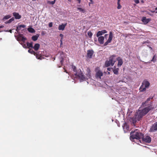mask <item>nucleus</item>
I'll return each instance as SVG.
<instances>
[{"label": "nucleus", "instance_id": "a19ab883", "mask_svg": "<svg viewBox=\"0 0 157 157\" xmlns=\"http://www.w3.org/2000/svg\"><path fill=\"white\" fill-rule=\"evenodd\" d=\"M36 57L37 59H41V57H38L37 56H36Z\"/></svg>", "mask_w": 157, "mask_h": 157}, {"label": "nucleus", "instance_id": "a18cd8bd", "mask_svg": "<svg viewBox=\"0 0 157 157\" xmlns=\"http://www.w3.org/2000/svg\"><path fill=\"white\" fill-rule=\"evenodd\" d=\"M108 36V34H105V37L106 38V37L107 36Z\"/></svg>", "mask_w": 157, "mask_h": 157}, {"label": "nucleus", "instance_id": "c03bdc74", "mask_svg": "<svg viewBox=\"0 0 157 157\" xmlns=\"http://www.w3.org/2000/svg\"><path fill=\"white\" fill-rule=\"evenodd\" d=\"M60 44L61 45L62 44H63V43H62V39H61L60 40Z\"/></svg>", "mask_w": 157, "mask_h": 157}, {"label": "nucleus", "instance_id": "cd10ccee", "mask_svg": "<svg viewBox=\"0 0 157 157\" xmlns=\"http://www.w3.org/2000/svg\"><path fill=\"white\" fill-rule=\"evenodd\" d=\"M123 129L124 130L125 129H126V130H128L129 129V128L128 126L126 124H125L124 126H123Z\"/></svg>", "mask_w": 157, "mask_h": 157}, {"label": "nucleus", "instance_id": "9d476101", "mask_svg": "<svg viewBox=\"0 0 157 157\" xmlns=\"http://www.w3.org/2000/svg\"><path fill=\"white\" fill-rule=\"evenodd\" d=\"M15 36L17 38V40L18 41H21L24 42L26 40V38L23 36L22 35L20 34H19L17 37H16L15 35Z\"/></svg>", "mask_w": 157, "mask_h": 157}, {"label": "nucleus", "instance_id": "f704fd0d", "mask_svg": "<svg viewBox=\"0 0 157 157\" xmlns=\"http://www.w3.org/2000/svg\"><path fill=\"white\" fill-rule=\"evenodd\" d=\"M19 26L21 28H24L25 27V26L24 25H19Z\"/></svg>", "mask_w": 157, "mask_h": 157}, {"label": "nucleus", "instance_id": "49530a36", "mask_svg": "<svg viewBox=\"0 0 157 157\" xmlns=\"http://www.w3.org/2000/svg\"><path fill=\"white\" fill-rule=\"evenodd\" d=\"M92 3H93V0H89Z\"/></svg>", "mask_w": 157, "mask_h": 157}, {"label": "nucleus", "instance_id": "aec40b11", "mask_svg": "<svg viewBox=\"0 0 157 157\" xmlns=\"http://www.w3.org/2000/svg\"><path fill=\"white\" fill-rule=\"evenodd\" d=\"M39 36V35L38 34H37L36 35L33 36L32 37V39L34 41L36 40L38 37Z\"/></svg>", "mask_w": 157, "mask_h": 157}, {"label": "nucleus", "instance_id": "8fccbe9b", "mask_svg": "<svg viewBox=\"0 0 157 157\" xmlns=\"http://www.w3.org/2000/svg\"><path fill=\"white\" fill-rule=\"evenodd\" d=\"M90 4H92L91 2H89V6H90Z\"/></svg>", "mask_w": 157, "mask_h": 157}, {"label": "nucleus", "instance_id": "3c124183", "mask_svg": "<svg viewBox=\"0 0 157 157\" xmlns=\"http://www.w3.org/2000/svg\"><path fill=\"white\" fill-rule=\"evenodd\" d=\"M9 32H10V33H12V30H9Z\"/></svg>", "mask_w": 157, "mask_h": 157}, {"label": "nucleus", "instance_id": "e433bc0d", "mask_svg": "<svg viewBox=\"0 0 157 157\" xmlns=\"http://www.w3.org/2000/svg\"><path fill=\"white\" fill-rule=\"evenodd\" d=\"M134 2L136 4H138L139 3V0H134Z\"/></svg>", "mask_w": 157, "mask_h": 157}, {"label": "nucleus", "instance_id": "a878e982", "mask_svg": "<svg viewBox=\"0 0 157 157\" xmlns=\"http://www.w3.org/2000/svg\"><path fill=\"white\" fill-rule=\"evenodd\" d=\"M118 70L119 69L118 68L115 69L113 70V72L114 74L117 75L118 73Z\"/></svg>", "mask_w": 157, "mask_h": 157}, {"label": "nucleus", "instance_id": "423d86ee", "mask_svg": "<svg viewBox=\"0 0 157 157\" xmlns=\"http://www.w3.org/2000/svg\"><path fill=\"white\" fill-rule=\"evenodd\" d=\"M151 99V98H148L145 102L142 103V105L144 106L148 105V107H149L150 106H151L152 107V108L151 109L153 108L152 107V105L150 101Z\"/></svg>", "mask_w": 157, "mask_h": 157}, {"label": "nucleus", "instance_id": "ddd939ff", "mask_svg": "<svg viewBox=\"0 0 157 157\" xmlns=\"http://www.w3.org/2000/svg\"><path fill=\"white\" fill-rule=\"evenodd\" d=\"M151 19L149 18H147L145 17H143L142 21L145 24H146L148 23L151 21Z\"/></svg>", "mask_w": 157, "mask_h": 157}, {"label": "nucleus", "instance_id": "13d9d810", "mask_svg": "<svg viewBox=\"0 0 157 157\" xmlns=\"http://www.w3.org/2000/svg\"><path fill=\"white\" fill-rule=\"evenodd\" d=\"M54 60H55V58H54Z\"/></svg>", "mask_w": 157, "mask_h": 157}, {"label": "nucleus", "instance_id": "58836bf2", "mask_svg": "<svg viewBox=\"0 0 157 157\" xmlns=\"http://www.w3.org/2000/svg\"><path fill=\"white\" fill-rule=\"evenodd\" d=\"M59 36L61 37V39H62L63 37V35L62 34H60L59 35Z\"/></svg>", "mask_w": 157, "mask_h": 157}, {"label": "nucleus", "instance_id": "7c9ffc66", "mask_svg": "<svg viewBox=\"0 0 157 157\" xmlns=\"http://www.w3.org/2000/svg\"><path fill=\"white\" fill-rule=\"evenodd\" d=\"M21 29V28L20 27L19 25L17 27V29H16V31L19 34V31Z\"/></svg>", "mask_w": 157, "mask_h": 157}, {"label": "nucleus", "instance_id": "79ce46f5", "mask_svg": "<svg viewBox=\"0 0 157 157\" xmlns=\"http://www.w3.org/2000/svg\"><path fill=\"white\" fill-rule=\"evenodd\" d=\"M63 59H61L60 60V63L61 64H62V63H63Z\"/></svg>", "mask_w": 157, "mask_h": 157}, {"label": "nucleus", "instance_id": "4468645a", "mask_svg": "<svg viewBox=\"0 0 157 157\" xmlns=\"http://www.w3.org/2000/svg\"><path fill=\"white\" fill-rule=\"evenodd\" d=\"M67 25V24H62L61 25H59L58 27V29L59 30H63L65 28V26Z\"/></svg>", "mask_w": 157, "mask_h": 157}, {"label": "nucleus", "instance_id": "603ef678", "mask_svg": "<svg viewBox=\"0 0 157 157\" xmlns=\"http://www.w3.org/2000/svg\"><path fill=\"white\" fill-rule=\"evenodd\" d=\"M68 1L70 2H71V0H68Z\"/></svg>", "mask_w": 157, "mask_h": 157}, {"label": "nucleus", "instance_id": "ea45409f", "mask_svg": "<svg viewBox=\"0 0 157 157\" xmlns=\"http://www.w3.org/2000/svg\"><path fill=\"white\" fill-rule=\"evenodd\" d=\"M22 46H23V47L24 48H26V47L27 46L26 45V44H24Z\"/></svg>", "mask_w": 157, "mask_h": 157}, {"label": "nucleus", "instance_id": "dca6fc26", "mask_svg": "<svg viewBox=\"0 0 157 157\" xmlns=\"http://www.w3.org/2000/svg\"><path fill=\"white\" fill-rule=\"evenodd\" d=\"M13 15L15 17V18L16 19H19L21 17V15H20L18 13L13 12Z\"/></svg>", "mask_w": 157, "mask_h": 157}, {"label": "nucleus", "instance_id": "864d4df0", "mask_svg": "<svg viewBox=\"0 0 157 157\" xmlns=\"http://www.w3.org/2000/svg\"><path fill=\"white\" fill-rule=\"evenodd\" d=\"M108 74V75L109 74H110V72H108V74Z\"/></svg>", "mask_w": 157, "mask_h": 157}, {"label": "nucleus", "instance_id": "37998d69", "mask_svg": "<svg viewBox=\"0 0 157 157\" xmlns=\"http://www.w3.org/2000/svg\"><path fill=\"white\" fill-rule=\"evenodd\" d=\"M111 68H110V67H108L107 68V70L109 71H110L111 70Z\"/></svg>", "mask_w": 157, "mask_h": 157}, {"label": "nucleus", "instance_id": "72a5a7b5", "mask_svg": "<svg viewBox=\"0 0 157 157\" xmlns=\"http://www.w3.org/2000/svg\"><path fill=\"white\" fill-rule=\"evenodd\" d=\"M117 4H118L117 9H120L121 8V6L120 4V3H117Z\"/></svg>", "mask_w": 157, "mask_h": 157}, {"label": "nucleus", "instance_id": "4be33fe9", "mask_svg": "<svg viewBox=\"0 0 157 157\" xmlns=\"http://www.w3.org/2000/svg\"><path fill=\"white\" fill-rule=\"evenodd\" d=\"M28 30L31 33H34L35 31V30L31 27H29L28 29Z\"/></svg>", "mask_w": 157, "mask_h": 157}, {"label": "nucleus", "instance_id": "b1692460", "mask_svg": "<svg viewBox=\"0 0 157 157\" xmlns=\"http://www.w3.org/2000/svg\"><path fill=\"white\" fill-rule=\"evenodd\" d=\"M27 46L28 47V48H33L32 43H29L28 42L27 43Z\"/></svg>", "mask_w": 157, "mask_h": 157}, {"label": "nucleus", "instance_id": "9b49d317", "mask_svg": "<svg viewBox=\"0 0 157 157\" xmlns=\"http://www.w3.org/2000/svg\"><path fill=\"white\" fill-rule=\"evenodd\" d=\"M157 130V122L155 123L151 127L149 131L150 132H154Z\"/></svg>", "mask_w": 157, "mask_h": 157}, {"label": "nucleus", "instance_id": "6ab92c4d", "mask_svg": "<svg viewBox=\"0 0 157 157\" xmlns=\"http://www.w3.org/2000/svg\"><path fill=\"white\" fill-rule=\"evenodd\" d=\"M40 46V45L39 44L36 43L35 44L33 48H34L35 51H37L39 49Z\"/></svg>", "mask_w": 157, "mask_h": 157}, {"label": "nucleus", "instance_id": "f03ea898", "mask_svg": "<svg viewBox=\"0 0 157 157\" xmlns=\"http://www.w3.org/2000/svg\"><path fill=\"white\" fill-rule=\"evenodd\" d=\"M86 75L87 77L86 78L85 77L84 75L80 69L78 70V72H76L75 73V75L77 78H78L80 80V82H82L91 78L90 71V69L87 68L86 69Z\"/></svg>", "mask_w": 157, "mask_h": 157}, {"label": "nucleus", "instance_id": "de8ad7c7", "mask_svg": "<svg viewBox=\"0 0 157 157\" xmlns=\"http://www.w3.org/2000/svg\"><path fill=\"white\" fill-rule=\"evenodd\" d=\"M81 0H78V3H80Z\"/></svg>", "mask_w": 157, "mask_h": 157}, {"label": "nucleus", "instance_id": "f8f14e48", "mask_svg": "<svg viewBox=\"0 0 157 157\" xmlns=\"http://www.w3.org/2000/svg\"><path fill=\"white\" fill-rule=\"evenodd\" d=\"M107 32L105 30H103L101 31H99L97 33V36H101L103 34L107 33Z\"/></svg>", "mask_w": 157, "mask_h": 157}, {"label": "nucleus", "instance_id": "09e8293b", "mask_svg": "<svg viewBox=\"0 0 157 157\" xmlns=\"http://www.w3.org/2000/svg\"><path fill=\"white\" fill-rule=\"evenodd\" d=\"M121 0H118L117 3H120Z\"/></svg>", "mask_w": 157, "mask_h": 157}, {"label": "nucleus", "instance_id": "0eeeda50", "mask_svg": "<svg viewBox=\"0 0 157 157\" xmlns=\"http://www.w3.org/2000/svg\"><path fill=\"white\" fill-rule=\"evenodd\" d=\"M96 77L97 78H101V77L103 75V73L102 72L99 70L98 68L96 69Z\"/></svg>", "mask_w": 157, "mask_h": 157}, {"label": "nucleus", "instance_id": "bb28decb", "mask_svg": "<svg viewBox=\"0 0 157 157\" xmlns=\"http://www.w3.org/2000/svg\"><path fill=\"white\" fill-rule=\"evenodd\" d=\"M28 52L32 54H33L34 55L36 54V53L32 49H29Z\"/></svg>", "mask_w": 157, "mask_h": 157}, {"label": "nucleus", "instance_id": "39448f33", "mask_svg": "<svg viewBox=\"0 0 157 157\" xmlns=\"http://www.w3.org/2000/svg\"><path fill=\"white\" fill-rule=\"evenodd\" d=\"M150 85L149 82L147 81H144L142 83L141 86L140 88L141 91H144L146 90V88L149 87Z\"/></svg>", "mask_w": 157, "mask_h": 157}, {"label": "nucleus", "instance_id": "7ed1b4c3", "mask_svg": "<svg viewBox=\"0 0 157 157\" xmlns=\"http://www.w3.org/2000/svg\"><path fill=\"white\" fill-rule=\"evenodd\" d=\"M142 137L143 134L136 129L131 132L130 139L132 141L134 142L135 140H139Z\"/></svg>", "mask_w": 157, "mask_h": 157}, {"label": "nucleus", "instance_id": "f3484780", "mask_svg": "<svg viewBox=\"0 0 157 157\" xmlns=\"http://www.w3.org/2000/svg\"><path fill=\"white\" fill-rule=\"evenodd\" d=\"M98 37V40L99 43L101 44H103L104 40V37L103 36H99Z\"/></svg>", "mask_w": 157, "mask_h": 157}, {"label": "nucleus", "instance_id": "c756f323", "mask_svg": "<svg viewBox=\"0 0 157 157\" xmlns=\"http://www.w3.org/2000/svg\"><path fill=\"white\" fill-rule=\"evenodd\" d=\"M156 56L155 55H154L152 59L151 60V62H155V61L156 60Z\"/></svg>", "mask_w": 157, "mask_h": 157}, {"label": "nucleus", "instance_id": "f257e3e1", "mask_svg": "<svg viewBox=\"0 0 157 157\" xmlns=\"http://www.w3.org/2000/svg\"><path fill=\"white\" fill-rule=\"evenodd\" d=\"M152 108L151 106L149 107H146L142 110H139L132 118V122L133 124L137 121H139L144 115L146 114Z\"/></svg>", "mask_w": 157, "mask_h": 157}, {"label": "nucleus", "instance_id": "5701e85b", "mask_svg": "<svg viewBox=\"0 0 157 157\" xmlns=\"http://www.w3.org/2000/svg\"><path fill=\"white\" fill-rule=\"evenodd\" d=\"M14 17H13L11 19H10L9 20H8V21H7L6 22H5V23L6 24H9L11 23L12 21H14Z\"/></svg>", "mask_w": 157, "mask_h": 157}, {"label": "nucleus", "instance_id": "4c0bfd02", "mask_svg": "<svg viewBox=\"0 0 157 157\" xmlns=\"http://www.w3.org/2000/svg\"><path fill=\"white\" fill-rule=\"evenodd\" d=\"M152 12L155 13H157V8H156L154 11H152Z\"/></svg>", "mask_w": 157, "mask_h": 157}, {"label": "nucleus", "instance_id": "20e7f679", "mask_svg": "<svg viewBox=\"0 0 157 157\" xmlns=\"http://www.w3.org/2000/svg\"><path fill=\"white\" fill-rule=\"evenodd\" d=\"M115 56H110L109 60H107L105 62V66L108 67L110 66H113L115 63L116 61V59H115Z\"/></svg>", "mask_w": 157, "mask_h": 157}, {"label": "nucleus", "instance_id": "473e14b6", "mask_svg": "<svg viewBox=\"0 0 157 157\" xmlns=\"http://www.w3.org/2000/svg\"><path fill=\"white\" fill-rule=\"evenodd\" d=\"M72 68L73 69V71H74V72L76 71V67L74 66H72Z\"/></svg>", "mask_w": 157, "mask_h": 157}, {"label": "nucleus", "instance_id": "2f4dec72", "mask_svg": "<svg viewBox=\"0 0 157 157\" xmlns=\"http://www.w3.org/2000/svg\"><path fill=\"white\" fill-rule=\"evenodd\" d=\"M87 34L88 36L90 37H91L92 35V34L91 32H88Z\"/></svg>", "mask_w": 157, "mask_h": 157}, {"label": "nucleus", "instance_id": "c9c22d12", "mask_svg": "<svg viewBox=\"0 0 157 157\" xmlns=\"http://www.w3.org/2000/svg\"><path fill=\"white\" fill-rule=\"evenodd\" d=\"M52 26V22H50L49 24V27H51Z\"/></svg>", "mask_w": 157, "mask_h": 157}, {"label": "nucleus", "instance_id": "1a4fd4ad", "mask_svg": "<svg viewBox=\"0 0 157 157\" xmlns=\"http://www.w3.org/2000/svg\"><path fill=\"white\" fill-rule=\"evenodd\" d=\"M113 37L112 32H110L109 34V38L106 42L104 44L105 46L107 45L109 43H110L112 40Z\"/></svg>", "mask_w": 157, "mask_h": 157}, {"label": "nucleus", "instance_id": "4d7b16f0", "mask_svg": "<svg viewBox=\"0 0 157 157\" xmlns=\"http://www.w3.org/2000/svg\"><path fill=\"white\" fill-rule=\"evenodd\" d=\"M6 32H8V31L7 30H6Z\"/></svg>", "mask_w": 157, "mask_h": 157}, {"label": "nucleus", "instance_id": "6e6d98bb", "mask_svg": "<svg viewBox=\"0 0 157 157\" xmlns=\"http://www.w3.org/2000/svg\"><path fill=\"white\" fill-rule=\"evenodd\" d=\"M33 1H35L36 0H32Z\"/></svg>", "mask_w": 157, "mask_h": 157}, {"label": "nucleus", "instance_id": "2eb2a0df", "mask_svg": "<svg viewBox=\"0 0 157 157\" xmlns=\"http://www.w3.org/2000/svg\"><path fill=\"white\" fill-rule=\"evenodd\" d=\"M117 60L118 61L117 66L118 67L121 66L123 64V61L121 58L120 57H118L117 58Z\"/></svg>", "mask_w": 157, "mask_h": 157}, {"label": "nucleus", "instance_id": "a211bd4d", "mask_svg": "<svg viewBox=\"0 0 157 157\" xmlns=\"http://www.w3.org/2000/svg\"><path fill=\"white\" fill-rule=\"evenodd\" d=\"M94 52L92 50H89L87 51V55L88 57L90 58L93 54Z\"/></svg>", "mask_w": 157, "mask_h": 157}, {"label": "nucleus", "instance_id": "5fc2aeb1", "mask_svg": "<svg viewBox=\"0 0 157 157\" xmlns=\"http://www.w3.org/2000/svg\"><path fill=\"white\" fill-rule=\"evenodd\" d=\"M94 40L95 41H97V39H95V38L94 39Z\"/></svg>", "mask_w": 157, "mask_h": 157}, {"label": "nucleus", "instance_id": "412c9836", "mask_svg": "<svg viewBox=\"0 0 157 157\" xmlns=\"http://www.w3.org/2000/svg\"><path fill=\"white\" fill-rule=\"evenodd\" d=\"M11 17V16L10 15H7L5 16L3 18L2 20L5 21L6 20L8 19Z\"/></svg>", "mask_w": 157, "mask_h": 157}, {"label": "nucleus", "instance_id": "6e6552de", "mask_svg": "<svg viewBox=\"0 0 157 157\" xmlns=\"http://www.w3.org/2000/svg\"><path fill=\"white\" fill-rule=\"evenodd\" d=\"M141 138L143 141L147 143H150L151 140L150 136H144L143 134V137H141Z\"/></svg>", "mask_w": 157, "mask_h": 157}, {"label": "nucleus", "instance_id": "c85d7f7f", "mask_svg": "<svg viewBox=\"0 0 157 157\" xmlns=\"http://www.w3.org/2000/svg\"><path fill=\"white\" fill-rule=\"evenodd\" d=\"M56 1V0H54L53 1H48L47 3L48 4H52V5H53L55 4V2Z\"/></svg>", "mask_w": 157, "mask_h": 157}, {"label": "nucleus", "instance_id": "393cba45", "mask_svg": "<svg viewBox=\"0 0 157 157\" xmlns=\"http://www.w3.org/2000/svg\"><path fill=\"white\" fill-rule=\"evenodd\" d=\"M77 9L79 10L80 12H82L83 13H84L85 12V10L84 9L81 8H78Z\"/></svg>", "mask_w": 157, "mask_h": 157}]
</instances>
